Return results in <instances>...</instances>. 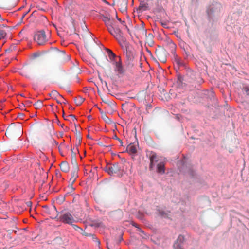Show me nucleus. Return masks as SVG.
Instances as JSON below:
<instances>
[{
	"label": "nucleus",
	"mask_w": 249,
	"mask_h": 249,
	"mask_svg": "<svg viewBox=\"0 0 249 249\" xmlns=\"http://www.w3.org/2000/svg\"><path fill=\"white\" fill-rule=\"evenodd\" d=\"M169 46L171 49V53L173 55V59L175 62H176L177 66L179 67L180 66H182L183 63L182 62L181 59L178 56L175 52L176 48V45L173 43H171L169 44Z\"/></svg>",
	"instance_id": "obj_7"
},
{
	"label": "nucleus",
	"mask_w": 249,
	"mask_h": 249,
	"mask_svg": "<svg viewBox=\"0 0 249 249\" xmlns=\"http://www.w3.org/2000/svg\"><path fill=\"white\" fill-rule=\"evenodd\" d=\"M105 171L111 176L116 175L119 177H121L123 173V170L118 163L107 166L105 167Z\"/></svg>",
	"instance_id": "obj_2"
},
{
	"label": "nucleus",
	"mask_w": 249,
	"mask_h": 249,
	"mask_svg": "<svg viewBox=\"0 0 249 249\" xmlns=\"http://www.w3.org/2000/svg\"><path fill=\"white\" fill-rule=\"evenodd\" d=\"M30 203V202H28L27 205H29Z\"/></svg>",
	"instance_id": "obj_60"
},
{
	"label": "nucleus",
	"mask_w": 249,
	"mask_h": 249,
	"mask_svg": "<svg viewBox=\"0 0 249 249\" xmlns=\"http://www.w3.org/2000/svg\"><path fill=\"white\" fill-rule=\"evenodd\" d=\"M24 116V114L22 113H18V115L17 116V117H20L22 118Z\"/></svg>",
	"instance_id": "obj_38"
},
{
	"label": "nucleus",
	"mask_w": 249,
	"mask_h": 249,
	"mask_svg": "<svg viewBox=\"0 0 249 249\" xmlns=\"http://www.w3.org/2000/svg\"><path fill=\"white\" fill-rule=\"evenodd\" d=\"M103 1H104L105 3H107V2L106 1V0H102Z\"/></svg>",
	"instance_id": "obj_56"
},
{
	"label": "nucleus",
	"mask_w": 249,
	"mask_h": 249,
	"mask_svg": "<svg viewBox=\"0 0 249 249\" xmlns=\"http://www.w3.org/2000/svg\"><path fill=\"white\" fill-rule=\"evenodd\" d=\"M14 177V175H10V178H13Z\"/></svg>",
	"instance_id": "obj_51"
},
{
	"label": "nucleus",
	"mask_w": 249,
	"mask_h": 249,
	"mask_svg": "<svg viewBox=\"0 0 249 249\" xmlns=\"http://www.w3.org/2000/svg\"><path fill=\"white\" fill-rule=\"evenodd\" d=\"M74 229H75L76 231H78L79 230H81V231H83L82 229L77 226L76 225L73 224V223L72 224H71Z\"/></svg>",
	"instance_id": "obj_28"
},
{
	"label": "nucleus",
	"mask_w": 249,
	"mask_h": 249,
	"mask_svg": "<svg viewBox=\"0 0 249 249\" xmlns=\"http://www.w3.org/2000/svg\"><path fill=\"white\" fill-rule=\"evenodd\" d=\"M21 35H22V31H21L19 33V34H18V36H21Z\"/></svg>",
	"instance_id": "obj_48"
},
{
	"label": "nucleus",
	"mask_w": 249,
	"mask_h": 249,
	"mask_svg": "<svg viewBox=\"0 0 249 249\" xmlns=\"http://www.w3.org/2000/svg\"><path fill=\"white\" fill-rule=\"evenodd\" d=\"M83 235L86 236H89V235H90L91 234H89L87 232H84L83 233H82Z\"/></svg>",
	"instance_id": "obj_40"
},
{
	"label": "nucleus",
	"mask_w": 249,
	"mask_h": 249,
	"mask_svg": "<svg viewBox=\"0 0 249 249\" xmlns=\"http://www.w3.org/2000/svg\"><path fill=\"white\" fill-rule=\"evenodd\" d=\"M54 142H55V143H56V145H57V144H58V143H57V142H56L55 141Z\"/></svg>",
	"instance_id": "obj_59"
},
{
	"label": "nucleus",
	"mask_w": 249,
	"mask_h": 249,
	"mask_svg": "<svg viewBox=\"0 0 249 249\" xmlns=\"http://www.w3.org/2000/svg\"><path fill=\"white\" fill-rule=\"evenodd\" d=\"M27 12H25L23 13H22L21 15H19V14L17 15V16H20V21L17 23V25H20L22 23V20L24 17L25 16V15L27 14Z\"/></svg>",
	"instance_id": "obj_26"
},
{
	"label": "nucleus",
	"mask_w": 249,
	"mask_h": 249,
	"mask_svg": "<svg viewBox=\"0 0 249 249\" xmlns=\"http://www.w3.org/2000/svg\"><path fill=\"white\" fill-rule=\"evenodd\" d=\"M10 88H11V89H13V87H12V86H10V87H8V89H9V88H10Z\"/></svg>",
	"instance_id": "obj_55"
},
{
	"label": "nucleus",
	"mask_w": 249,
	"mask_h": 249,
	"mask_svg": "<svg viewBox=\"0 0 249 249\" xmlns=\"http://www.w3.org/2000/svg\"><path fill=\"white\" fill-rule=\"evenodd\" d=\"M149 160L150 161V163L149 165V169L150 170H153L154 169V167L156 163H157L159 161V158L155 153L151 152L149 156Z\"/></svg>",
	"instance_id": "obj_11"
},
{
	"label": "nucleus",
	"mask_w": 249,
	"mask_h": 249,
	"mask_svg": "<svg viewBox=\"0 0 249 249\" xmlns=\"http://www.w3.org/2000/svg\"><path fill=\"white\" fill-rule=\"evenodd\" d=\"M105 84H106V87H107V83L106 82H105Z\"/></svg>",
	"instance_id": "obj_57"
},
{
	"label": "nucleus",
	"mask_w": 249,
	"mask_h": 249,
	"mask_svg": "<svg viewBox=\"0 0 249 249\" xmlns=\"http://www.w3.org/2000/svg\"><path fill=\"white\" fill-rule=\"evenodd\" d=\"M160 213L161 215H162V216L164 215V213L163 212H160Z\"/></svg>",
	"instance_id": "obj_50"
},
{
	"label": "nucleus",
	"mask_w": 249,
	"mask_h": 249,
	"mask_svg": "<svg viewBox=\"0 0 249 249\" xmlns=\"http://www.w3.org/2000/svg\"><path fill=\"white\" fill-rule=\"evenodd\" d=\"M93 239L95 240V241L97 243L98 245L100 244V242L98 239H97L96 238H93Z\"/></svg>",
	"instance_id": "obj_37"
},
{
	"label": "nucleus",
	"mask_w": 249,
	"mask_h": 249,
	"mask_svg": "<svg viewBox=\"0 0 249 249\" xmlns=\"http://www.w3.org/2000/svg\"><path fill=\"white\" fill-rule=\"evenodd\" d=\"M19 108L21 109H23V108L24 107V106L23 105H19Z\"/></svg>",
	"instance_id": "obj_43"
},
{
	"label": "nucleus",
	"mask_w": 249,
	"mask_h": 249,
	"mask_svg": "<svg viewBox=\"0 0 249 249\" xmlns=\"http://www.w3.org/2000/svg\"><path fill=\"white\" fill-rule=\"evenodd\" d=\"M54 210L57 213L58 212L57 211V210H56V208L54 207Z\"/></svg>",
	"instance_id": "obj_53"
},
{
	"label": "nucleus",
	"mask_w": 249,
	"mask_h": 249,
	"mask_svg": "<svg viewBox=\"0 0 249 249\" xmlns=\"http://www.w3.org/2000/svg\"><path fill=\"white\" fill-rule=\"evenodd\" d=\"M34 40L39 45H44L48 40L44 31L37 32L34 36Z\"/></svg>",
	"instance_id": "obj_3"
},
{
	"label": "nucleus",
	"mask_w": 249,
	"mask_h": 249,
	"mask_svg": "<svg viewBox=\"0 0 249 249\" xmlns=\"http://www.w3.org/2000/svg\"><path fill=\"white\" fill-rule=\"evenodd\" d=\"M157 172L160 174H163L165 173V165L163 162H160L157 164Z\"/></svg>",
	"instance_id": "obj_14"
},
{
	"label": "nucleus",
	"mask_w": 249,
	"mask_h": 249,
	"mask_svg": "<svg viewBox=\"0 0 249 249\" xmlns=\"http://www.w3.org/2000/svg\"><path fill=\"white\" fill-rule=\"evenodd\" d=\"M113 5L117 6L122 13L126 11L127 9V0H113Z\"/></svg>",
	"instance_id": "obj_6"
},
{
	"label": "nucleus",
	"mask_w": 249,
	"mask_h": 249,
	"mask_svg": "<svg viewBox=\"0 0 249 249\" xmlns=\"http://www.w3.org/2000/svg\"><path fill=\"white\" fill-rule=\"evenodd\" d=\"M84 98L78 96L74 99V102L77 106H80L84 101Z\"/></svg>",
	"instance_id": "obj_23"
},
{
	"label": "nucleus",
	"mask_w": 249,
	"mask_h": 249,
	"mask_svg": "<svg viewBox=\"0 0 249 249\" xmlns=\"http://www.w3.org/2000/svg\"><path fill=\"white\" fill-rule=\"evenodd\" d=\"M34 106L36 109H39L43 107V104L42 101L39 100L34 104Z\"/></svg>",
	"instance_id": "obj_24"
},
{
	"label": "nucleus",
	"mask_w": 249,
	"mask_h": 249,
	"mask_svg": "<svg viewBox=\"0 0 249 249\" xmlns=\"http://www.w3.org/2000/svg\"><path fill=\"white\" fill-rule=\"evenodd\" d=\"M62 171L67 173L69 171V166L67 162L63 161L60 165Z\"/></svg>",
	"instance_id": "obj_19"
},
{
	"label": "nucleus",
	"mask_w": 249,
	"mask_h": 249,
	"mask_svg": "<svg viewBox=\"0 0 249 249\" xmlns=\"http://www.w3.org/2000/svg\"><path fill=\"white\" fill-rule=\"evenodd\" d=\"M127 151L130 154H135L137 152V146L133 143L129 144L126 148Z\"/></svg>",
	"instance_id": "obj_15"
},
{
	"label": "nucleus",
	"mask_w": 249,
	"mask_h": 249,
	"mask_svg": "<svg viewBox=\"0 0 249 249\" xmlns=\"http://www.w3.org/2000/svg\"><path fill=\"white\" fill-rule=\"evenodd\" d=\"M11 130H12L11 126L8 127V128L6 129L5 134L6 135H10Z\"/></svg>",
	"instance_id": "obj_29"
},
{
	"label": "nucleus",
	"mask_w": 249,
	"mask_h": 249,
	"mask_svg": "<svg viewBox=\"0 0 249 249\" xmlns=\"http://www.w3.org/2000/svg\"><path fill=\"white\" fill-rule=\"evenodd\" d=\"M156 55L158 60L163 63L166 61V51L164 49L156 50L155 51Z\"/></svg>",
	"instance_id": "obj_10"
},
{
	"label": "nucleus",
	"mask_w": 249,
	"mask_h": 249,
	"mask_svg": "<svg viewBox=\"0 0 249 249\" xmlns=\"http://www.w3.org/2000/svg\"><path fill=\"white\" fill-rule=\"evenodd\" d=\"M69 117H71V119H73V120L76 119L75 116L74 115H72V114L71 115H70L69 116Z\"/></svg>",
	"instance_id": "obj_41"
},
{
	"label": "nucleus",
	"mask_w": 249,
	"mask_h": 249,
	"mask_svg": "<svg viewBox=\"0 0 249 249\" xmlns=\"http://www.w3.org/2000/svg\"><path fill=\"white\" fill-rule=\"evenodd\" d=\"M113 65L114 66V71L119 74H124L125 73V69L123 67L121 59L120 57H118V59H116L112 62Z\"/></svg>",
	"instance_id": "obj_5"
},
{
	"label": "nucleus",
	"mask_w": 249,
	"mask_h": 249,
	"mask_svg": "<svg viewBox=\"0 0 249 249\" xmlns=\"http://www.w3.org/2000/svg\"><path fill=\"white\" fill-rule=\"evenodd\" d=\"M111 244H112V243H110V247H109L108 243H107V247L109 249H111L110 248H112Z\"/></svg>",
	"instance_id": "obj_45"
},
{
	"label": "nucleus",
	"mask_w": 249,
	"mask_h": 249,
	"mask_svg": "<svg viewBox=\"0 0 249 249\" xmlns=\"http://www.w3.org/2000/svg\"><path fill=\"white\" fill-rule=\"evenodd\" d=\"M87 49L94 56L97 57V52L102 53V51L97 45H95L94 48L91 47L90 45H87Z\"/></svg>",
	"instance_id": "obj_12"
},
{
	"label": "nucleus",
	"mask_w": 249,
	"mask_h": 249,
	"mask_svg": "<svg viewBox=\"0 0 249 249\" xmlns=\"http://www.w3.org/2000/svg\"><path fill=\"white\" fill-rule=\"evenodd\" d=\"M117 19L121 22V23H122L123 25H124V26H125V28H126V29H127L128 31H129V29L127 28V26L124 24V21H122L121 19L119 18Z\"/></svg>",
	"instance_id": "obj_33"
},
{
	"label": "nucleus",
	"mask_w": 249,
	"mask_h": 249,
	"mask_svg": "<svg viewBox=\"0 0 249 249\" xmlns=\"http://www.w3.org/2000/svg\"><path fill=\"white\" fill-rule=\"evenodd\" d=\"M108 31L117 39L121 40L123 42L124 41V39L123 36L122 32L119 28L116 27L115 23H114V25H112L110 28H109Z\"/></svg>",
	"instance_id": "obj_4"
},
{
	"label": "nucleus",
	"mask_w": 249,
	"mask_h": 249,
	"mask_svg": "<svg viewBox=\"0 0 249 249\" xmlns=\"http://www.w3.org/2000/svg\"><path fill=\"white\" fill-rule=\"evenodd\" d=\"M122 240H123L122 234H121L119 236V239L117 241H115V243L116 244L118 245Z\"/></svg>",
	"instance_id": "obj_31"
},
{
	"label": "nucleus",
	"mask_w": 249,
	"mask_h": 249,
	"mask_svg": "<svg viewBox=\"0 0 249 249\" xmlns=\"http://www.w3.org/2000/svg\"><path fill=\"white\" fill-rule=\"evenodd\" d=\"M132 225H133V226L135 227H136V228H137V227H139L138 226V225L136 223H132Z\"/></svg>",
	"instance_id": "obj_44"
},
{
	"label": "nucleus",
	"mask_w": 249,
	"mask_h": 249,
	"mask_svg": "<svg viewBox=\"0 0 249 249\" xmlns=\"http://www.w3.org/2000/svg\"><path fill=\"white\" fill-rule=\"evenodd\" d=\"M77 177V175L75 172H73L72 174L71 178H76Z\"/></svg>",
	"instance_id": "obj_36"
},
{
	"label": "nucleus",
	"mask_w": 249,
	"mask_h": 249,
	"mask_svg": "<svg viewBox=\"0 0 249 249\" xmlns=\"http://www.w3.org/2000/svg\"><path fill=\"white\" fill-rule=\"evenodd\" d=\"M106 50L108 53V57L110 60L113 62L116 59H118V58H116V55L114 53H113V52L111 50L108 49H107Z\"/></svg>",
	"instance_id": "obj_20"
},
{
	"label": "nucleus",
	"mask_w": 249,
	"mask_h": 249,
	"mask_svg": "<svg viewBox=\"0 0 249 249\" xmlns=\"http://www.w3.org/2000/svg\"><path fill=\"white\" fill-rule=\"evenodd\" d=\"M137 231L139 232L142 233V234L141 235L143 238H146L147 237V236L145 234L144 231L142 229H141L140 227H137Z\"/></svg>",
	"instance_id": "obj_27"
},
{
	"label": "nucleus",
	"mask_w": 249,
	"mask_h": 249,
	"mask_svg": "<svg viewBox=\"0 0 249 249\" xmlns=\"http://www.w3.org/2000/svg\"><path fill=\"white\" fill-rule=\"evenodd\" d=\"M67 59L69 60L70 59V56L69 55L67 56Z\"/></svg>",
	"instance_id": "obj_49"
},
{
	"label": "nucleus",
	"mask_w": 249,
	"mask_h": 249,
	"mask_svg": "<svg viewBox=\"0 0 249 249\" xmlns=\"http://www.w3.org/2000/svg\"><path fill=\"white\" fill-rule=\"evenodd\" d=\"M36 7L40 10L45 11L48 9V7L45 2L40 1H39L36 4Z\"/></svg>",
	"instance_id": "obj_17"
},
{
	"label": "nucleus",
	"mask_w": 249,
	"mask_h": 249,
	"mask_svg": "<svg viewBox=\"0 0 249 249\" xmlns=\"http://www.w3.org/2000/svg\"><path fill=\"white\" fill-rule=\"evenodd\" d=\"M160 23H161V25H162L163 27H165V26L167 25V24H166L165 23H163V22H161V21L160 22Z\"/></svg>",
	"instance_id": "obj_46"
},
{
	"label": "nucleus",
	"mask_w": 249,
	"mask_h": 249,
	"mask_svg": "<svg viewBox=\"0 0 249 249\" xmlns=\"http://www.w3.org/2000/svg\"><path fill=\"white\" fill-rule=\"evenodd\" d=\"M76 152H74L73 149H71V162L74 165H76V154L78 149H76Z\"/></svg>",
	"instance_id": "obj_22"
},
{
	"label": "nucleus",
	"mask_w": 249,
	"mask_h": 249,
	"mask_svg": "<svg viewBox=\"0 0 249 249\" xmlns=\"http://www.w3.org/2000/svg\"><path fill=\"white\" fill-rule=\"evenodd\" d=\"M77 136H78V138L79 139V141H80L81 139V137L80 132H78V134H77Z\"/></svg>",
	"instance_id": "obj_42"
},
{
	"label": "nucleus",
	"mask_w": 249,
	"mask_h": 249,
	"mask_svg": "<svg viewBox=\"0 0 249 249\" xmlns=\"http://www.w3.org/2000/svg\"><path fill=\"white\" fill-rule=\"evenodd\" d=\"M99 18L104 21L107 30L112 25H114V21L111 18L109 14H107L106 15H101Z\"/></svg>",
	"instance_id": "obj_9"
},
{
	"label": "nucleus",
	"mask_w": 249,
	"mask_h": 249,
	"mask_svg": "<svg viewBox=\"0 0 249 249\" xmlns=\"http://www.w3.org/2000/svg\"><path fill=\"white\" fill-rule=\"evenodd\" d=\"M114 138L115 139L117 140V141H119V142H120V143L121 146H123V142L122 141L121 139H120L119 138H118V137H117V136H115L114 137Z\"/></svg>",
	"instance_id": "obj_32"
},
{
	"label": "nucleus",
	"mask_w": 249,
	"mask_h": 249,
	"mask_svg": "<svg viewBox=\"0 0 249 249\" xmlns=\"http://www.w3.org/2000/svg\"><path fill=\"white\" fill-rule=\"evenodd\" d=\"M16 49V45L15 44L11 45L8 49L5 50V55L7 57H9L10 56L8 54L11 53L13 51H15Z\"/></svg>",
	"instance_id": "obj_21"
},
{
	"label": "nucleus",
	"mask_w": 249,
	"mask_h": 249,
	"mask_svg": "<svg viewBox=\"0 0 249 249\" xmlns=\"http://www.w3.org/2000/svg\"><path fill=\"white\" fill-rule=\"evenodd\" d=\"M85 29H86V30H87V27H85Z\"/></svg>",
	"instance_id": "obj_62"
},
{
	"label": "nucleus",
	"mask_w": 249,
	"mask_h": 249,
	"mask_svg": "<svg viewBox=\"0 0 249 249\" xmlns=\"http://www.w3.org/2000/svg\"><path fill=\"white\" fill-rule=\"evenodd\" d=\"M5 27L6 30H3L0 28V40L4 38L6 36L9 38H11L12 35L11 31L15 28V26H6Z\"/></svg>",
	"instance_id": "obj_8"
},
{
	"label": "nucleus",
	"mask_w": 249,
	"mask_h": 249,
	"mask_svg": "<svg viewBox=\"0 0 249 249\" xmlns=\"http://www.w3.org/2000/svg\"><path fill=\"white\" fill-rule=\"evenodd\" d=\"M49 95L53 99H56L57 98H59L62 99H64L63 97L60 95L56 90H53L51 91V92L49 94Z\"/></svg>",
	"instance_id": "obj_18"
},
{
	"label": "nucleus",
	"mask_w": 249,
	"mask_h": 249,
	"mask_svg": "<svg viewBox=\"0 0 249 249\" xmlns=\"http://www.w3.org/2000/svg\"><path fill=\"white\" fill-rule=\"evenodd\" d=\"M55 99L56 100V101L58 103L61 104L62 101L61 100V98L59 99V98H57L56 99Z\"/></svg>",
	"instance_id": "obj_39"
},
{
	"label": "nucleus",
	"mask_w": 249,
	"mask_h": 249,
	"mask_svg": "<svg viewBox=\"0 0 249 249\" xmlns=\"http://www.w3.org/2000/svg\"><path fill=\"white\" fill-rule=\"evenodd\" d=\"M54 219H56L57 221H61L65 224L70 225L76 222L73 216L70 212L58 213Z\"/></svg>",
	"instance_id": "obj_1"
},
{
	"label": "nucleus",
	"mask_w": 249,
	"mask_h": 249,
	"mask_svg": "<svg viewBox=\"0 0 249 249\" xmlns=\"http://www.w3.org/2000/svg\"><path fill=\"white\" fill-rule=\"evenodd\" d=\"M87 137H88V138H90V137H89V135H88L87 136Z\"/></svg>",
	"instance_id": "obj_58"
},
{
	"label": "nucleus",
	"mask_w": 249,
	"mask_h": 249,
	"mask_svg": "<svg viewBox=\"0 0 249 249\" xmlns=\"http://www.w3.org/2000/svg\"><path fill=\"white\" fill-rule=\"evenodd\" d=\"M243 90L245 91L246 94L247 95H249V87H245L243 88Z\"/></svg>",
	"instance_id": "obj_30"
},
{
	"label": "nucleus",
	"mask_w": 249,
	"mask_h": 249,
	"mask_svg": "<svg viewBox=\"0 0 249 249\" xmlns=\"http://www.w3.org/2000/svg\"><path fill=\"white\" fill-rule=\"evenodd\" d=\"M148 36H150V37H152V35L151 34H149L148 35Z\"/></svg>",
	"instance_id": "obj_54"
},
{
	"label": "nucleus",
	"mask_w": 249,
	"mask_h": 249,
	"mask_svg": "<svg viewBox=\"0 0 249 249\" xmlns=\"http://www.w3.org/2000/svg\"><path fill=\"white\" fill-rule=\"evenodd\" d=\"M24 210V208H21V211L19 212V213H20Z\"/></svg>",
	"instance_id": "obj_47"
},
{
	"label": "nucleus",
	"mask_w": 249,
	"mask_h": 249,
	"mask_svg": "<svg viewBox=\"0 0 249 249\" xmlns=\"http://www.w3.org/2000/svg\"><path fill=\"white\" fill-rule=\"evenodd\" d=\"M62 100H64V101H63V102L64 103H66V100H65V99H62Z\"/></svg>",
	"instance_id": "obj_52"
},
{
	"label": "nucleus",
	"mask_w": 249,
	"mask_h": 249,
	"mask_svg": "<svg viewBox=\"0 0 249 249\" xmlns=\"http://www.w3.org/2000/svg\"><path fill=\"white\" fill-rule=\"evenodd\" d=\"M76 180V178H71L70 181L71 182V184H73Z\"/></svg>",
	"instance_id": "obj_34"
},
{
	"label": "nucleus",
	"mask_w": 249,
	"mask_h": 249,
	"mask_svg": "<svg viewBox=\"0 0 249 249\" xmlns=\"http://www.w3.org/2000/svg\"><path fill=\"white\" fill-rule=\"evenodd\" d=\"M147 10H148V4L144 1L141 2L138 10L139 12H142V11H146Z\"/></svg>",
	"instance_id": "obj_16"
},
{
	"label": "nucleus",
	"mask_w": 249,
	"mask_h": 249,
	"mask_svg": "<svg viewBox=\"0 0 249 249\" xmlns=\"http://www.w3.org/2000/svg\"><path fill=\"white\" fill-rule=\"evenodd\" d=\"M18 125H17V127L18 128V136H21L23 134V129H22V126L20 123H18Z\"/></svg>",
	"instance_id": "obj_25"
},
{
	"label": "nucleus",
	"mask_w": 249,
	"mask_h": 249,
	"mask_svg": "<svg viewBox=\"0 0 249 249\" xmlns=\"http://www.w3.org/2000/svg\"><path fill=\"white\" fill-rule=\"evenodd\" d=\"M184 240V236L181 235H179L177 241L174 244V249H184L182 245Z\"/></svg>",
	"instance_id": "obj_13"
},
{
	"label": "nucleus",
	"mask_w": 249,
	"mask_h": 249,
	"mask_svg": "<svg viewBox=\"0 0 249 249\" xmlns=\"http://www.w3.org/2000/svg\"><path fill=\"white\" fill-rule=\"evenodd\" d=\"M18 42H19V41H18H18H17L16 44H17L18 43Z\"/></svg>",
	"instance_id": "obj_61"
},
{
	"label": "nucleus",
	"mask_w": 249,
	"mask_h": 249,
	"mask_svg": "<svg viewBox=\"0 0 249 249\" xmlns=\"http://www.w3.org/2000/svg\"><path fill=\"white\" fill-rule=\"evenodd\" d=\"M71 190V191H73L74 190V188L72 186V184L71 183V185H69L68 186Z\"/></svg>",
	"instance_id": "obj_35"
}]
</instances>
